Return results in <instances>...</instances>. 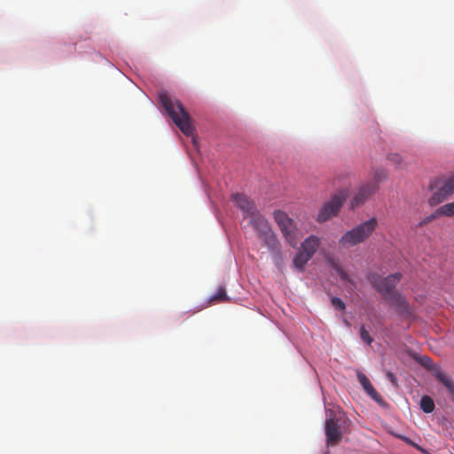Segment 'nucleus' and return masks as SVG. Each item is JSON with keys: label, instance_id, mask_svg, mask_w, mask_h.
<instances>
[{"label": "nucleus", "instance_id": "1", "mask_svg": "<svg viewBox=\"0 0 454 454\" xmlns=\"http://www.w3.org/2000/svg\"><path fill=\"white\" fill-rule=\"evenodd\" d=\"M158 97L161 106L172 119L174 123L184 135L192 136L194 129L192 125L191 117L181 102L171 97L165 90L160 91Z\"/></svg>", "mask_w": 454, "mask_h": 454}, {"label": "nucleus", "instance_id": "2", "mask_svg": "<svg viewBox=\"0 0 454 454\" xmlns=\"http://www.w3.org/2000/svg\"><path fill=\"white\" fill-rule=\"evenodd\" d=\"M378 220L372 217L351 230L346 231L339 239V245L342 248H349L366 241L375 231Z\"/></svg>", "mask_w": 454, "mask_h": 454}, {"label": "nucleus", "instance_id": "3", "mask_svg": "<svg viewBox=\"0 0 454 454\" xmlns=\"http://www.w3.org/2000/svg\"><path fill=\"white\" fill-rule=\"evenodd\" d=\"M346 419L340 412H335L333 410H326L325 421V434L327 447L338 445L343 437V424Z\"/></svg>", "mask_w": 454, "mask_h": 454}, {"label": "nucleus", "instance_id": "4", "mask_svg": "<svg viewBox=\"0 0 454 454\" xmlns=\"http://www.w3.org/2000/svg\"><path fill=\"white\" fill-rule=\"evenodd\" d=\"M250 223L258 232V236L267 246L271 254L280 256V245L277 236L272 231L268 221L258 212L248 217Z\"/></svg>", "mask_w": 454, "mask_h": 454}, {"label": "nucleus", "instance_id": "5", "mask_svg": "<svg viewBox=\"0 0 454 454\" xmlns=\"http://www.w3.org/2000/svg\"><path fill=\"white\" fill-rule=\"evenodd\" d=\"M347 197L348 191L346 189L340 190L334 193L331 200L325 202L319 209L316 218L317 222L324 223L332 217L336 216L339 214Z\"/></svg>", "mask_w": 454, "mask_h": 454}, {"label": "nucleus", "instance_id": "6", "mask_svg": "<svg viewBox=\"0 0 454 454\" xmlns=\"http://www.w3.org/2000/svg\"><path fill=\"white\" fill-rule=\"evenodd\" d=\"M274 219L286 242L295 247L299 241V231L295 223L281 210L274 212Z\"/></svg>", "mask_w": 454, "mask_h": 454}, {"label": "nucleus", "instance_id": "7", "mask_svg": "<svg viewBox=\"0 0 454 454\" xmlns=\"http://www.w3.org/2000/svg\"><path fill=\"white\" fill-rule=\"evenodd\" d=\"M401 278L400 273H395L387 276V278H382L380 276L372 278V284L374 288L382 295V297L387 300L389 298L392 294H396L395 291V287L397 285Z\"/></svg>", "mask_w": 454, "mask_h": 454}, {"label": "nucleus", "instance_id": "8", "mask_svg": "<svg viewBox=\"0 0 454 454\" xmlns=\"http://www.w3.org/2000/svg\"><path fill=\"white\" fill-rule=\"evenodd\" d=\"M434 186L439 188L429 200L432 206L440 204L454 192V174L444 180H436Z\"/></svg>", "mask_w": 454, "mask_h": 454}, {"label": "nucleus", "instance_id": "9", "mask_svg": "<svg viewBox=\"0 0 454 454\" xmlns=\"http://www.w3.org/2000/svg\"><path fill=\"white\" fill-rule=\"evenodd\" d=\"M377 190V186L368 183L363 185L351 200V207L356 208L364 205Z\"/></svg>", "mask_w": 454, "mask_h": 454}, {"label": "nucleus", "instance_id": "10", "mask_svg": "<svg viewBox=\"0 0 454 454\" xmlns=\"http://www.w3.org/2000/svg\"><path fill=\"white\" fill-rule=\"evenodd\" d=\"M236 205L242 210L245 217H250L257 212L255 204L244 194L236 193L232 195Z\"/></svg>", "mask_w": 454, "mask_h": 454}, {"label": "nucleus", "instance_id": "11", "mask_svg": "<svg viewBox=\"0 0 454 454\" xmlns=\"http://www.w3.org/2000/svg\"><path fill=\"white\" fill-rule=\"evenodd\" d=\"M387 301L392 305L395 306L396 310L403 315H411V311L409 306V303L404 296L401 294H392V295L387 299Z\"/></svg>", "mask_w": 454, "mask_h": 454}, {"label": "nucleus", "instance_id": "12", "mask_svg": "<svg viewBox=\"0 0 454 454\" xmlns=\"http://www.w3.org/2000/svg\"><path fill=\"white\" fill-rule=\"evenodd\" d=\"M356 377L357 380L362 385L367 395L371 396L375 402L380 403L382 402V397L373 387L367 376L364 373L358 372L356 373Z\"/></svg>", "mask_w": 454, "mask_h": 454}, {"label": "nucleus", "instance_id": "13", "mask_svg": "<svg viewBox=\"0 0 454 454\" xmlns=\"http://www.w3.org/2000/svg\"><path fill=\"white\" fill-rule=\"evenodd\" d=\"M319 245L320 239L317 237L311 235L301 243V250L307 254H309L310 257H313L314 254L319 247Z\"/></svg>", "mask_w": 454, "mask_h": 454}, {"label": "nucleus", "instance_id": "14", "mask_svg": "<svg viewBox=\"0 0 454 454\" xmlns=\"http://www.w3.org/2000/svg\"><path fill=\"white\" fill-rule=\"evenodd\" d=\"M434 377L450 391L454 401V381L452 379L442 370H436L434 372Z\"/></svg>", "mask_w": 454, "mask_h": 454}, {"label": "nucleus", "instance_id": "15", "mask_svg": "<svg viewBox=\"0 0 454 454\" xmlns=\"http://www.w3.org/2000/svg\"><path fill=\"white\" fill-rule=\"evenodd\" d=\"M312 257L307 254L303 251H299L293 260L294 266L299 270H303L304 266Z\"/></svg>", "mask_w": 454, "mask_h": 454}, {"label": "nucleus", "instance_id": "16", "mask_svg": "<svg viewBox=\"0 0 454 454\" xmlns=\"http://www.w3.org/2000/svg\"><path fill=\"white\" fill-rule=\"evenodd\" d=\"M228 301L229 297L226 294L225 287L223 286H221L218 287L217 292L214 295L210 296L208 302L212 304Z\"/></svg>", "mask_w": 454, "mask_h": 454}, {"label": "nucleus", "instance_id": "17", "mask_svg": "<svg viewBox=\"0 0 454 454\" xmlns=\"http://www.w3.org/2000/svg\"><path fill=\"white\" fill-rule=\"evenodd\" d=\"M329 264L336 271L342 281L352 282L348 274L342 269L338 262L334 259H329Z\"/></svg>", "mask_w": 454, "mask_h": 454}, {"label": "nucleus", "instance_id": "18", "mask_svg": "<svg viewBox=\"0 0 454 454\" xmlns=\"http://www.w3.org/2000/svg\"><path fill=\"white\" fill-rule=\"evenodd\" d=\"M419 405L420 409L426 413L433 412L435 408L433 399L428 395L422 396Z\"/></svg>", "mask_w": 454, "mask_h": 454}, {"label": "nucleus", "instance_id": "19", "mask_svg": "<svg viewBox=\"0 0 454 454\" xmlns=\"http://www.w3.org/2000/svg\"><path fill=\"white\" fill-rule=\"evenodd\" d=\"M387 176V173L383 168H378L374 171L373 175V182L371 183L372 184H374L377 186V189L379 188V184L384 181Z\"/></svg>", "mask_w": 454, "mask_h": 454}, {"label": "nucleus", "instance_id": "20", "mask_svg": "<svg viewBox=\"0 0 454 454\" xmlns=\"http://www.w3.org/2000/svg\"><path fill=\"white\" fill-rule=\"evenodd\" d=\"M436 213L446 216L454 215V201L442 206L437 209Z\"/></svg>", "mask_w": 454, "mask_h": 454}, {"label": "nucleus", "instance_id": "21", "mask_svg": "<svg viewBox=\"0 0 454 454\" xmlns=\"http://www.w3.org/2000/svg\"><path fill=\"white\" fill-rule=\"evenodd\" d=\"M387 160L398 168H402L404 167L403 159L398 153H389L387 155Z\"/></svg>", "mask_w": 454, "mask_h": 454}, {"label": "nucleus", "instance_id": "22", "mask_svg": "<svg viewBox=\"0 0 454 454\" xmlns=\"http://www.w3.org/2000/svg\"><path fill=\"white\" fill-rule=\"evenodd\" d=\"M360 338L369 345L372 342V338L364 325L360 328Z\"/></svg>", "mask_w": 454, "mask_h": 454}, {"label": "nucleus", "instance_id": "23", "mask_svg": "<svg viewBox=\"0 0 454 454\" xmlns=\"http://www.w3.org/2000/svg\"><path fill=\"white\" fill-rule=\"evenodd\" d=\"M331 301L333 306L339 310H344L346 308L345 303L340 298L333 297Z\"/></svg>", "mask_w": 454, "mask_h": 454}, {"label": "nucleus", "instance_id": "24", "mask_svg": "<svg viewBox=\"0 0 454 454\" xmlns=\"http://www.w3.org/2000/svg\"><path fill=\"white\" fill-rule=\"evenodd\" d=\"M387 376L392 383L395 384V376L392 372H387Z\"/></svg>", "mask_w": 454, "mask_h": 454}, {"label": "nucleus", "instance_id": "25", "mask_svg": "<svg viewBox=\"0 0 454 454\" xmlns=\"http://www.w3.org/2000/svg\"><path fill=\"white\" fill-rule=\"evenodd\" d=\"M406 441H407V442H409V443H411V444H412V445L416 446V445L411 442V440H408V439H407Z\"/></svg>", "mask_w": 454, "mask_h": 454}, {"label": "nucleus", "instance_id": "26", "mask_svg": "<svg viewBox=\"0 0 454 454\" xmlns=\"http://www.w3.org/2000/svg\"><path fill=\"white\" fill-rule=\"evenodd\" d=\"M427 361H426V364H428V361H431L430 358H427Z\"/></svg>", "mask_w": 454, "mask_h": 454}, {"label": "nucleus", "instance_id": "27", "mask_svg": "<svg viewBox=\"0 0 454 454\" xmlns=\"http://www.w3.org/2000/svg\"><path fill=\"white\" fill-rule=\"evenodd\" d=\"M427 361H426V364H428V361H431L430 358H427Z\"/></svg>", "mask_w": 454, "mask_h": 454}]
</instances>
